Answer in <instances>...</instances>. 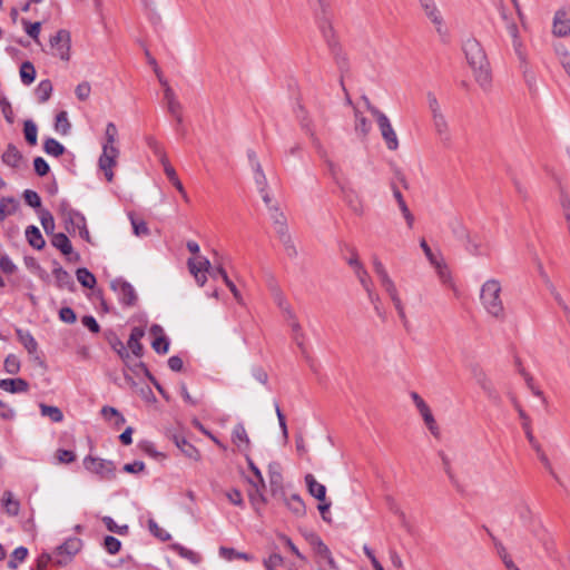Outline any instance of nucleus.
<instances>
[{
	"label": "nucleus",
	"instance_id": "1",
	"mask_svg": "<svg viewBox=\"0 0 570 570\" xmlns=\"http://www.w3.org/2000/svg\"><path fill=\"white\" fill-rule=\"evenodd\" d=\"M462 49L468 63L473 70L475 81L484 91L490 90L492 75L490 63L481 43L475 38H469L464 41Z\"/></svg>",
	"mask_w": 570,
	"mask_h": 570
},
{
	"label": "nucleus",
	"instance_id": "2",
	"mask_svg": "<svg viewBox=\"0 0 570 570\" xmlns=\"http://www.w3.org/2000/svg\"><path fill=\"white\" fill-rule=\"evenodd\" d=\"M501 283L498 279H488L480 291V301L489 315L503 322L507 317L505 308L501 298Z\"/></svg>",
	"mask_w": 570,
	"mask_h": 570
},
{
	"label": "nucleus",
	"instance_id": "3",
	"mask_svg": "<svg viewBox=\"0 0 570 570\" xmlns=\"http://www.w3.org/2000/svg\"><path fill=\"white\" fill-rule=\"evenodd\" d=\"M312 7L316 23L323 38L330 47L334 45V30L332 27L331 6L328 0H313Z\"/></svg>",
	"mask_w": 570,
	"mask_h": 570
},
{
	"label": "nucleus",
	"instance_id": "4",
	"mask_svg": "<svg viewBox=\"0 0 570 570\" xmlns=\"http://www.w3.org/2000/svg\"><path fill=\"white\" fill-rule=\"evenodd\" d=\"M363 99L366 102L367 109L376 118L379 129L381 131L382 138L386 144V147L390 150H396L399 148V139L395 130L393 129L390 122V119L384 112L380 111L376 107L372 106L366 97H363Z\"/></svg>",
	"mask_w": 570,
	"mask_h": 570
},
{
	"label": "nucleus",
	"instance_id": "5",
	"mask_svg": "<svg viewBox=\"0 0 570 570\" xmlns=\"http://www.w3.org/2000/svg\"><path fill=\"white\" fill-rule=\"evenodd\" d=\"M507 30L512 38V46H513L514 52L520 62V66H519L520 70L522 71V73L525 78V81L528 83H531V81L534 80V76L530 69L528 58H527V52H525L523 43L519 37V29H518L517 23L509 22L507 26Z\"/></svg>",
	"mask_w": 570,
	"mask_h": 570
},
{
	"label": "nucleus",
	"instance_id": "6",
	"mask_svg": "<svg viewBox=\"0 0 570 570\" xmlns=\"http://www.w3.org/2000/svg\"><path fill=\"white\" fill-rule=\"evenodd\" d=\"M316 554L317 570H340L328 547L320 535L312 533L308 538Z\"/></svg>",
	"mask_w": 570,
	"mask_h": 570
},
{
	"label": "nucleus",
	"instance_id": "7",
	"mask_svg": "<svg viewBox=\"0 0 570 570\" xmlns=\"http://www.w3.org/2000/svg\"><path fill=\"white\" fill-rule=\"evenodd\" d=\"M83 466L87 471L97 474L100 480L110 481L116 478V465L112 461L87 455L83 459Z\"/></svg>",
	"mask_w": 570,
	"mask_h": 570
},
{
	"label": "nucleus",
	"instance_id": "8",
	"mask_svg": "<svg viewBox=\"0 0 570 570\" xmlns=\"http://www.w3.org/2000/svg\"><path fill=\"white\" fill-rule=\"evenodd\" d=\"M81 539L76 537L67 539L62 544L57 547L55 551L56 563L59 566L68 564L71 559L81 550Z\"/></svg>",
	"mask_w": 570,
	"mask_h": 570
},
{
	"label": "nucleus",
	"instance_id": "9",
	"mask_svg": "<svg viewBox=\"0 0 570 570\" xmlns=\"http://www.w3.org/2000/svg\"><path fill=\"white\" fill-rule=\"evenodd\" d=\"M110 287L117 293L118 299L124 306L130 307L136 305L138 296L130 283L122 278H116L111 281Z\"/></svg>",
	"mask_w": 570,
	"mask_h": 570
},
{
	"label": "nucleus",
	"instance_id": "10",
	"mask_svg": "<svg viewBox=\"0 0 570 570\" xmlns=\"http://www.w3.org/2000/svg\"><path fill=\"white\" fill-rule=\"evenodd\" d=\"M118 156L119 150L115 144H104L102 154L99 157V168L105 173L108 181H111L114 178L112 168L117 164L116 159Z\"/></svg>",
	"mask_w": 570,
	"mask_h": 570
},
{
	"label": "nucleus",
	"instance_id": "11",
	"mask_svg": "<svg viewBox=\"0 0 570 570\" xmlns=\"http://www.w3.org/2000/svg\"><path fill=\"white\" fill-rule=\"evenodd\" d=\"M320 156L324 159L328 173L334 180L335 185L340 188L341 194L347 198L350 194H353V189L351 188L347 180L341 178V168L338 165H336L334 161H332L328 157L324 148L317 149Z\"/></svg>",
	"mask_w": 570,
	"mask_h": 570
},
{
	"label": "nucleus",
	"instance_id": "12",
	"mask_svg": "<svg viewBox=\"0 0 570 570\" xmlns=\"http://www.w3.org/2000/svg\"><path fill=\"white\" fill-rule=\"evenodd\" d=\"M60 212L69 233L76 232V229L87 224L85 216L80 212L71 208L67 202L60 204Z\"/></svg>",
	"mask_w": 570,
	"mask_h": 570
},
{
	"label": "nucleus",
	"instance_id": "13",
	"mask_svg": "<svg viewBox=\"0 0 570 570\" xmlns=\"http://www.w3.org/2000/svg\"><path fill=\"white\" fill-rule=\"evenodd\" d=\"M70 32L66 29H60L50 38V46L56 49V55L62 60L70 58Z\"/></svg>",
	"mask_w": 570,
	"mask_h": 570
},
{
	"label": "nucleus",
	"instance_id": "14",
	"mask_svg": "<svg viewBox=\"0 0 570 570\" xmlns=\"http://www.w3.org/2000/svg\"><path fill=\"white\" fill-rule=\"evenodd\" d=\"M171 440L186 458L195 462H198L202 459L200 452L189 443L183 434L175 433L173 434Z\"/></svg>",
	"mask_w": 570,
	"mask_h": 570
},
{
	"label": "nucleus",
	"instance_id": "15",
	"mask_svg": "<svg viewBox=\"0 0 570 570\" xmlns=\"http://www.w3.org/2000/svg\"><path fill=\"white\" fill-rule=\"evenodd\" d=\"M432 120L434 130L439 136L441 142L446 147L450 146L452 141V136L445 116L443 114L436 115L432 117Z\"/></svg>",
	"mask_w": 570,
	"mask_h": 570
},
{
	"label": "nucleus",
	"instance_id": "16",
	"mask_svg": "<svg viewBox=\"0 0 570 570\" xmlns=\"http://www.w3.org/2000/svg\"><path fill=\"white\" fill-rule=\"evenodd\" d=\"M150 333L155 335V340L151 342V347L158 354H166L169 350V340L164 334V330L160 325L154 324L150 327Z\"/></svg>",
	"mask_w": 570,
	"mask_h": 570
},
{
	"label": "nucleus",
	"instance_id": "17",
	"mask_svg": "<svg viewBox=\"0 0 570 570\" xmlns=\"http://www.w3.org/2000/svg\"><path fill=\"white\" fill-rule=\"evenodd\" d=\"M553 33L566 37L570 33V13L563 10L557 11L553 20Z\"/></svg>",
	"mask_w": 570,
	"mask_h": 570
},
{
	"label": "nucleus",
	"instance_id": "18",
	"mask_svg": "<svg viewBox=\"0 0 570 570\" xmlns=\"http://www.w3.org/2000/svg\"><path fill=\"white\" fill-rule=\"evenodd\" d=\"M232 440L242 452L247 453L249 451L250 441L246 429L242 423H238L234 426Z\"/></svg>",
	"mask_w": 570,
	"mask_h": 570
},
{
	"label": "nucleus",
	"instance_id": "19",
	"mask_svg": "<svg viewBox=\"0 0 570 570\" xmlns=\"http://www.w3.org/2000/svg\"><path fill=\"white\" fill-rule=\"evenodd\" d=\"M0 389L9 393H24L29 390V383L21 377L3 379L0 381Z\"/></svg>",
	"mask_w": 570,
	"mask_h": 570
},
{
	"label": "nucleus",
	"instance_id": "20",
	"mask_svg": "<svg viewBox=\"0 0 570 570\" xmlns=\"http://www.w3.org/2000/svg\"><path fill=\"white\" fill-rule=\"evenodd\" d=\"M391 188H392V191H393V196H394L395 200L397 202L399 208L402 212V215H403L404 219L406 220L407 227L412 228L413 224H414V216L411 213V210L409 209V207H407V205H406V203H405V200L403 198L402 193L395 186L394 183L391 184Z\"/></svg>",
	"mask_w": 570,
	"mask_h": 570
},
{
	"label": "nucleus",
	"instance_id": "21",
	"mask_svg": "<svg viewBox=\"0 0 570 570\" xmlns=\"http://www.w3.org/2000/svg\"><path fill=\"white\" fill-rule=\"evenodd\" d=\"M106 338L111 348L122 360L125 365H128V360L130 358V355L121 340L114 332H109L108 334H106Z\"/></svg>",
	"mask_w": 570,
	"mask_h": 570
},
{
	"label": "nucleus",
	"instance_id": "22",
	"mask_svg": "<svg viewBox=\"0 0 570 570\" xmlns=\"http://www.w3.org/2000/svg\"><path fill=\"white\" fill-rule=\"evenodd\" d=\"M305 483L312 497L318 501H325L326 488L325 485L318 483L313 474L308 473L305 475Z\"/></svg>",
	"mask_w": 570,
	"mask_h": 570
},
{
	"label": "nucleus",
	"instance_id": "23",
	"mask_svg": "<svg viewBox=\"0 0 570 570\" xmlns=\"http://www.w3.org/2000/svg\"><path fill=\"white\" fill-rule=\"evenodd\" d=\"M1 159L7 166L18 168L23 156L13 144H9L6 151L2 154Z\"/></svg>",
	"mask_w": 570,
	"mask_h": 570
},
{
	"label": "nucleus",
	"instance_id": "24",
	"mask_svg": "<svg viewBox=\"0 0 570 570\" xmlns=\"http://www.w3.org/2000/svg\"><path fill=\"white\" fill-rule=\"evenodd\" d=\"M433 267L435 268V272L439 276L440 282L443 285H446V286L451 287L454 292H456V287L453 282L451 271L449 269L446 263L444 262V259L441 256H440V262L436 263L435 265H433Z\"/></svg>",
	"mask_w": 570,
	"mask_h": 570
},
{
	"label": "nucleus",
	"instance_id": "25",
	"mask_svg": "<svg viewBox=\"0 0 570 570\" xmlns=\"http://www.w3.org/2000/svg\"><path fill=\"white\" fill-rule=\"evenodd\" d=\"M52 274L59 288H67L71 292L75 291V282L71 275L61 266L56 267Z\"/></svg>",
	"mask_w": 570,
	"mask_h": 570
},
{
	"label": "nucleus",
	"instance_id": "26",
	"mask_svg": "<svg viewBox=\"0 0 570 570\" xmlns=\"http://www.w3.org/2000/svg\"><path fill=\"white\" fill-rule=\"evenodd\" d=\"M417 411L420 412V414H421L426 428L431 432V434L435 438H440V429H439V425L431 412L430 406L425 403Z\"/></svg>",
	"mask_w": 570,
	"mask_h": 570
},
{
	"label": "nucleus",
	"instance_id": "27",
	"mask_svg": "<svg viewBox=\"0 0 570 570\" xmlns=\"http://www.w3.org/2000/svg\"><path fill=\"white\" fill-rule=\"evenodd\" d=\"M26 239L31 247L35 249H42L46 245V240L41 235L39 228L35 225H30L26 229Z\"/></svg>",
	"mask_w": 570,
	"mask_h": 570
},
{
	"label": "nucleus",
	"instance_id": "28",
	"mask_svg": "<svg viewBox=\"0 0 570 570\" xmlns=\"http://www.w3.org/2000/svg\"><path fill=\"white\" fill-rule=\"evenodd\" d=\"M16 334L30 355L38 353V343L30 332L18 328Z\"/></svg>",
	"mask_w": 570,
	"mask_h": 570
},
{
	"label": "nucleus",
	"instance_id": "29",
	"mask_svg": "<svg viewBox=\"0 0 570 570\" xmlns=\"http://www.w3.org/2000/svg\"><path fill=\"white\" fill-rule=\"evenodd\" d=\"M287 508L296 515L302 517L306 512L305 503L298 494H292L289 498L286 495L281 497Z\"/></svg>",
	"mask_w": 570,
	"mask_h": 570
},
{
	"label": "nucleus",
	"instance_id": "30",
	"mask_svg": "<svg viewBox=\"0 0 570 570\" xmlns=\"http://www.w3.org/2000/svg\"><path fill=\"white\" fill-rule=\"evenodd\" d=\"M51 244L59 249L63 255L69 256L73 254L71 242L63 233H58L52 236Z\"/></svg>",
	"mask_w": 570,
	"mask_h": 570
},
{
	"label": "nucleus",
	"instance_id": "31",
	"mask_svg": "<svg viewBox=\"0 0 570 570\" xmlns=\"http://www.w3.org/2000/svg\"><path fill=\"white\" fill-rule=\"evenodd\" d=\"M6 513L10 517H16L20 511V502L13 498L11 491H4L1 499Z\"/></svg>",
	"mask_w": 570,
	"mask_h": 570
},
{
	"label": "nucleus",
	"instance_id": "32",
	"mask_svg": "<svg viewBox=\"0 0 570 570\" xmlns=\"http://www.w3.org/2000/svg\"><path fill=\"white\" fill-rule=\"evenodd\" d=\"M473 374H474V379L476 380V383L480 385V387L490 397L495 396V390L493 387L491 380L488 377V375L481 368H474Z\"/></svg>",
	"mask_w": 570,
	"mask_h": 570
},
{
	"label": "nucleus",
	"instance_id": "33",
	"mask_svg": "<svg viewBox=\"0 0 570 570\" xmlns=\"http://www.w3.org/2000/svg\"><path fill=\"white\" fill-rule=\"evenodd\" d=\"M422 9L424 10L428 18L434 23L438 33L443 35V19L435 3L433 2L428 6H424L422 7Z\"/></svg>",
	"mask_w": 570,
	"mask_h": 570
},
{
	"label": "nucleus",
	"instance_id": "34",
	"mask_svg": "<svg viewBox=\"0 0 570 570\" xmlns=\"http://www.w3.org/2000/svg\"><path fill=\"white\" fill-rule=\"evenodd\" d=\"M517 409H518L519 416L523 421L522 426H523V430L525 432V436H527L529 443L535 450V452H540V444L538 443V441L534 439V436L532 434L529 416L520 406H518Z\"/></svg>",
	"mask_w": 570,
	"mask_h": 570
},
{
	"label": "nucleus",
	"instance_id": "35",
	"mask_svg": "<svg viewBox=\"0 0 570 570\" xmlns=\"http://www.w3.org/2000/svg\"><path fill=\"white\" fill-rule=\"evenodd\" d=\"M52 89L53 87L49 79L41 80L35 90V95L38 101L40 104H45L46 101H48L51 97Z\"/></svg>",
	"mask_w": 570,
	"mask_h": 570
},
{
	"label": "nucleus",
	"instance_id": "36",
	"mask_svg": "<svg viewBox=\"0 0 570 570\" xmlns=\"http://www.w3.org/2000/svg\"><path fill=\"white\" fill-rule=\"evenodd\" d=\"M19 203L13 197H2L0 199V220L12 215L18 209Z\"/></svg>",
	"mask_w": 570,
	"mask_h": 570
},
{
	"label": "nucleus",
	"instance_id": "37",
	"mask_svg": "<svg viewBox=\"0 0 570 570\" xmlns=\"http://www.w3.org/2000/svg\"><path fill=\"white\" fill-rule=\"evenodd\" d=\"M39 409L42 416L49 417L55 423H59L63 420V413L58 406L40 403Z\"/></svg>",
	"mask_w": 570,
	"mask_h": 570
},
{
	"label": "nucleus",
	"instance_id": "38",
	"mask_svg": "<svg viewBox=\"0 0 570 570\" xmlns=\"http://www.w3.org/2000/svg\"><path fill=\"white\" fill-rule=\"evenodd\" d=\"M43 150L47 155L59 157L65 154L66 148L55 138H47L43 141Z\"/></svg>",
	"mask_w": 570,
	"mask_h": 570
},
{
	"label": "nucleus",
	"instance_id": "39",
	"mask_svg": "<svg viewBox=\"0 0 570 570\" xmlns=\"http://www.w3.org/2000/svg\"><path fill=\"white\" fill-rule=\"evenodd\" d=\"M76 276L78 282L85 287V288H94L97 281L95 275L87 269L86 267H80L76 271Z\"/></svg>",
	"mask_w": 570,
	"mask_h": 570
},
{
	"label": "nucleus",
	"instance_id": "40",
	"mask_svg": "<svg viewBox=\"0 0 570 570\" xmlns=\"http://www.w3.org/2000/svg\"><path fill=\"white\" fill-rule=\"evenodd\" d=\"M219 554L227 559V560H233V559H243L245 561H253L254 560V556L253 554H249V553H246V552H238L236 551L234 548H227V547H220L219 548Z\"/></svg>",
	"mask_w": 570,
	"mask_h": 570
},
{
	"label": "nucleus",
	"instance_id": "41",
	"mask_svg": "<svg viewBox=\"0 0 570 570\" xmlns=\"http://www.w3.org/2000/svg\"><path fill=\"white\" fill-rule=\"evenodd\" d=\"M55 129L62 136H66L70 132L71 124L68 119V114L65 110H61L56 116Z\"/></svg>",
	"mask_w": 570,
	"mask_h": 570
},
{
	"label": "nucleus",
	"instance_id": "42",
	"mask_svg": "<svg viewBox=\"0 0 570 570\" xmlns=\"http://www.w3.org/2000/svg\"><path fill=\"white\" fill-rule=\"evenodd\" d=\"M461 242L464 244V248L469 254L473 256H480L483 254L479 238L476 236H472L470 232L468 233V238H463Z\"/></svg>",
	"mask_w": 570,
	"mask_h": 570
},
{
	"label": "nucleus",
	"instance_id": "43",
	"mask_svg": "<svg viewBox=\"0 0 570 570\" xmlns=\"http://www.w3.org/2000/svg\"><path fill=\"white\" fill-rule=\"evenodd\" d=\"M20 78L22 83L29 86L36 79V69L30 61H24L20 66Z\"/></svg>",
	"mask_w": 570,
	"mask_h": 570
},
{
	"label": "nucleus",
	"instance_id": "44",
	"mask_svg": "<svg viewBox=\"0 0 570 570\" xmlns=\"http://www.w3.org/2000/svg\"><path fill=\"white\" fill-rule=\"evenodd\" d=\"M269 479V489L273 497H284L285 491L283 487V475L282 473H274L268 475Z\"/></svg>",
	"mask_w": 570,
	"mask_h": 570
},
{
	"label": "nucleus",
	"instance_id": "45",
	"mask_svg": "<svg viewBox=\"0 0 570 570\" xmlns=\"http://www.w3.org/2000/svg\"><path fill=\"white\" fill-rule=\"evenodd\" d=\"M28 557V549L26 547H18L13 550L10 556V560L8 561V568L11 570H16L19 563L23 562Z\"/></svg>",
	"mask_w": 570,
	"mask_h": 570
},
{
	"label": "nucleus",
	"instance_id": "46",
	"mask_svg": "<svg viewBox=\"0 0 570 570\" xmlns=\"http://www.w3.org/2000/svg\"><path fill=\"white\" fill-rule=\"evenodd\" d=\"M449 226H450V229L453 234V236L458 239V240H463V238H468V228L464 226V224L462 223L461 219L454 217L453 219L450 220L449 223Z\"/></svg>",
	"mask_w": 570,
	"mask_h": 570
},
{
	"label": "nucleus",
	"instance_id": "47",
	"mask_svg": "<svg viewBox=\"0 0 570 570\" xmlns=\"http://www.w3.org/2000/svg\"><path fill=\"white\" fill-rule=\"evenodd\" d=\"M23 134H24L26 141L30 146L37 145V141H38V137H37L38 129H37V125L31 119L24 120V122H23Z\"/></svg>",
	"mask_w": 570,
	"mask_h": 570
},
{
	"label": "nucleus",
	"instance_id": "48",
	"mask_svg": "<svg viewBox=\"0 0 570 570\" xmlns=\"http://www.w3.org/2000/svg\"><path fill=\"white\" fill-rule=\"evenodd\" d=\"M255 176L254 180L257 186V189L259 193H265V189H267V178L263 171L262 165L259 161H254V168H253Z\"/></svg>",
	"mask_w": 570,
	"mask_h": 570
},
{
	"label": "nucleus",
	"instance_id": "49",
	"mask_svg": "<svg viewBox=\"0 0 570 570\" xmlns=\"http://www.w3.org/2000/svg\"><path fill=\"white\" fill-rule=\"evenodd\" d=\"M371 130V122L360 112L355 111V131L362 137H366V135Z\"/></svg>",
	"mask_w": 570,
	"mask_h": 570
},
{
	"label": "nucleus",
	"instance_id": "50",
	"mask_svg": "<svg viewBox=\"0 0 570 570\" xmlns=\"http://www.w3.org/2000/svg\"><path fill=\"white\" fill-rule=\"evenodd\" d=\"M146 144L149 147V149L154 153V155L159 159V161L166 160V158H168L163 146L155 137L147 136Z\"/></svg>",
	"mask_w": 570,
	"mask_h": 570
},
{
	"label": "nucleus",
	"instance_id": "51",
	"mask_svg": "<svg viewBox=\"0 0 570 570\" xmlns=\"http://www.w3.org/2000/svg\"><path fill=\"white\" fill-rule=\"evenodd\" d=\"M129 219L136 236L141 237L149 235V228L145 220L138 219L134 214H129Z\"/></svg>",
	"mask_w": 570,
	"mask_h": 570
},
{
	"label": "nucleus",
	"instance_id": "52",
	"mask_svg": "<svg viewBox=\"0 0 570 570\" xmlns=\"http://www.w3.org/2000/svg\"><path fill=\"white\" fill-rule=\"evenodd\" d=\"M102 522L106 525L107 530L119 535H126L129 532V527L127 524L118 525L111 517H104Z\"/></svg>",
	"mask_w": 570,
	"mask_h": 570
},
{
	"label": "nucleus",
	"instance_id": "53",
	"mask_svg": "<svg viewBox=\"0 0 570 570\" xmlns=\"http://www.w3.org/2000/svg\"><path fill=\"white\" fill-rule=\"evenodd\" d=\"M254 491L249 493L250 502L254 507L264 505L266 504L267 500L263 493V490L265 488L261 487L259 483H252Z\"/></svg>",
	"mask_w": 570,
	"mask_h": 570
},
{
	"label": "nucleus",
	"instance_id": "54",
	"mask_svg": "<svg viewBox=\"0 0 570 570\" xmlns=\"http://www.w3.org/2000/svg\"><path fill=\"white\" fill-rule=\"evenodd\" d=\"M245 459L248 464L249 470L254 473L256 481L249 480V483H259L261 487L265 488V480L263 478V474L261 470L257 468V465L254 463L253 459L250 458L249 453H245Z\"/></svg>",
	"mask_w": 570,
	"mask_h": 570
},
{
	"label": "nucleus",
	"instance_id": "55",
	"mask_svg": "<svg viewBox=\"0 0 570 570\" xmlns=\"http://www.w3.org/2000/svg\"><path fill=\"white\" fill-rule=\"evenodd\" d=\"M40 223L47 234H52L55 229V219L51 213L47 209L40 212Z\"/></svg>",
	"mask_w": 570,
	"mask_h": 570
},
{
	"label": "nucleus",
	"instance_id": "56",
	"mask_svg": "<svg viewBox=\"0 0 570 570\" xmlns=\"http://www.w3.org/2000/svg\"><path fill=\"white\" fill-rule=\"evenodd\" d=\"M102 547L109 554H116L121 549V542L112 535H106L102 542Z\"/></svg>",
	"mask_w": 570,
	"mask_h": 570
},
{
	"label": "nucleus",
	"instance_id": "57",
	"mask_svg": "<svg viewBox=\"0 0 570 570\" xmlns=\"http://www.w3.org/2000/svg\"><path fill=\"white\" fill-rule=\"evenodd\" d=\"M148 529L151 534L164 542L170 539V534L166 530L161 529L154 519L148 520Z\"/></svg>",
	"mask_w": 570,
	"mask_h": 570
},
{
	"label": "nucleus",
	"instance_id": "58",
	"mask_svg": "<svg viewBox=\"0 0 570 570\" xmlns=\"http://www.w3.org/2000/svg\"><path fill=\"white\" fill-rule=\"evenodd\" d=\"M301 126L308 134L314 147L316 149H322V144H321L320 139L316 137V135L311 126V120L307 117H303L301 119Z\"/></svg>",
	"mask_w": 570,
	"mask_h": 570
},
{
	"label": "nucleus",
	"instance_id": "59",
	"mask_svg": "<svg viewBox=\"0 0 570 570\" xmlns=\"http://www.w3.org/2000/svg\"><path fill=\"white\" fill-rule=\"evenodd\" d=\"M217 271L219 272L220 277L223 278L224 283L226 284V286L232 292V294L235 297V299L240 302V299H242L240 293L237 289L236 285L229 279V277H228L226 271L224 269V267L223 266H217Z\"/></svg>",
	"mask_w": 570,
	"mask_h": 570
},
{
	"label": "nucleus",
	"instance_id": "60",
	"mask_svg": "<svg viewBox=\"0 0 570 570\" xmlns=\"http://www.w3.org/2000/svg\"><path fill=\"white\" fill-rule=\"evenodd\" d=\"M284 562V558L276 552H273L268 556V558L263 560V564L266 570H275Z\"/></svg>",
	"mask_w": 570,
	"mask_h": 570
},
{
	"label": "nucleus",
	"instance_id": "61",
	"mask_svg": "<svg viewBox=\"0 0 570 570\" xmlns=\"http://www.w3.org/2000/svg\"><path fill=\"white\" fill-rule=\"evenodd\" d=\"M20 370V361L14 354H9L4 360V371L9 374H17Z\"/></svg>",
	"mask_w": 570,
	"mask_h": 570
},
{
	"label": "nucleus",
	"instance_id": "62",
	"mask_svg": "<svg viewBox=\"0 0 570 570\" xmlns=\"http://www.w3.org/2000/svg\"><path fill=\"white\" fill-rule=\"evenodd\" d=\"M0 107H1V111L3 114L6 121L10 125L13 124L14 122V114H13L11 104L9 102V100L6 97H0Z\"/></svg>",
	"mask_w": 570,
	"mask_h": 570
},
{
	"label": "nucleus",
	"instance_id": "63",
	"mask_svg": "<svg viewBox=\"0 0 570 570\" xmlns=\"http://www.w3.org/2000/svg\"><path fill=\"white\" fill-rule=\"evenodd\" d=\"M23 198L27 205H29L32 208H40L41 207V198L38 195L37 191L31 189H26L23 191Z\"/></svg>",
	"mask_w": 570,
	"mask_h": 570
},
{
	"label": "nucleus",
	"instance_id": "64",
	"mask_svg": "<svg viewBox=\"0 0 570 570\" xmlns=\"http://www.w3.org/2000/svg\"><path fill=\"white\" fill-rule=\"evenodd\" d=\"M373 267L374 272L380 278L381 284L392 279L387 274V271L385 269L383 263L376 256L373 257Z\"/></svg>",
	"mask_w": 570,
	"mask_h": 570
}]
</instances>
